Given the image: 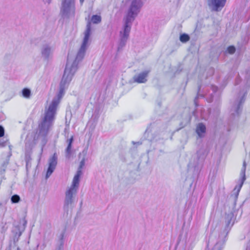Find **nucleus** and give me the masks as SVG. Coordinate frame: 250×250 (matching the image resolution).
Wrapping results in <instances>:
<instances>
[{"mask_svg": "<svg viewBox=\"0 0 250 250\" xmlns=\"http://www.w3.org/2000/svg\"><path fill=\"white\" fill-rule=\"evenodd\" d=\"M226 0H208V4L212 7L213 10L218 11L225 6Z\"/></svg>", "mask_w": 250, "mask_h": 250, "instance_id": "nucleus-5", "label": "nucleus"}, {"mask_svg": "<svg viewBox=\"0 0 250 250\" xmlns=\"http://www.w3.org/2000/svg\"><path fill=\"white\" fill-rule=\"evenodd\" d=\"M90 33L91 27L90 26L88 25H87L86 29L85 30L83 41L78 53V55H83L86 50V45L89 40Z\"/></svg>", "mask_w": 250, "mask_h": 250, "instance_id": "nucleus-4", "label": "nucleus"}, {"mask_svg": "<svg viewBox=\"0 0 250 250\" xmlns=\"http://www.w3.org/2000/svg\"><path fill=\"white\" fill-rule=\"evenodd\" d=\"M11 202L13 203H17L20 201V197L18 195L15 194L11 197Z\"/></svg>", "mask_w": 250, "mask_h": 250, "instance_id": "nucleus-12", "label": "nucleus"}, {"mask_svg": "<svg viewBox=\"0 0 250 250\" xmlns=\"http://www.w3.org/2000/svg\"><path fill=\"white\" fill-rule=\"evenodd\" d=\"M22 93L23 96L26 98H29L31 94L30 90L26 88L23 89Z\"/></svg>", "mask_w": 250, "mask_h": 250, "instance_id": "nucleus-11", "label": "nucleus"}, {"mask_svg": "<svg viewBox=\"0 0 250 250\" xmlns=\"http://www.w3.org/2000/svg\"><path fill=\"white\" fill-rule=\"evenodd\" d=\"M91 20L94 23H98L101 22V18L98 15H93L91 18Z\"/></svg>", "mask_w": 250, "mask_h": 250, "instance_id": "nucleus-9", "label": "nucleus"}, {"mask_svg": "<svg viewBox=\"0 0 250 250\" xmlns=\"http://www.w3.org/2000/svg\"><path fill=\"white\" fill-rule=\"evenodd\" d=\"M206 126L202 123H200L197 126L196 132L199 136L201 137L202 134L205 133L206 132Z\"/></svg>", "mask_w": 250, "mask_h": 250, "instance_id": "nucleus-7", "label": "nucleus"}, {"mask_svg": "<svg viewBox=\"0 0 250 250\" xmlns=\"http://www.w3.org/2000/svg\"><path fill=\"white\" fill-rule=\"evenodd\" d=\"M84 165V160L83 159L80 163L79 169L77 171L76 174L74 177L71 187L66 192V199L68 204L72 203L73 195L76 194L77 192V190L79 185L80 178L82 174V169Z\"/></svg>", "mask_w": 250, "mask_h": 250, "instance_id": "nucleus-3", "label": "nucleus"}, {"mask_svg": "<svg viewBox=\"0 0 250 250\" xmlns=\"http://www.w3.org/2000/svg\"><path fill=\"white\" fill-rule=\"evenodd\" d=\"M65 73H66V70H65V71H64V75L63 76V78L64 77Z\"/></svg>", "mask_w": 250, "mask_h": 250, "instance_id": "nucleus-19", "label": "nucleus"}, {"mask_svg": "<svg viewBox=\"0 0 250 250\" xmlns=\"http://www.w3.org/2000/svg\"><path fill=\"white\" fill-rule=\"evenodd\" d=\"M63 88H61L59 94V99L58 100H53L45 113L44 119L42 121V124L44 125H47L48 127H50L52 125L53 120L55 118L57 108L59 104L60 99L63 94Z\"/></svg>", "mask_w": 250, "mask_h": 250, "instance_id": "nucleus-2", "label": "nucleus"}, {"mask_svg": "<svg viewBox=\"0 0 250 250\" xmlns=\"http://www.w3.org/2000/svg\"><path fill=\"white\" fill-rule=\"evenodd\" d=\"M73 141V136H71V137L68 140L69 143H68V146L67 147V151H69L70 150Z\"/></svg>", "mask_w": 250, "mask_h": 250, "instance_id": "nucleus-14", "label": "nucleus"}, {"mask_svg": "<svg viewBox=\"0 0 250 250\" xmlns=\"http://www.w3.org/2000/svg\"><path fill=\"white\" fill-rule=\"evenodd\" d=\"M4 135V128L0 125V137H2Z\"/></svg>", "mask_w": 250, "mask_h": 250, "instance_id": "nucleus-17", "label": "nucleus"}, {"mask_svg": "<svg viewBox=\"0 0 250 250\" xmlns=\"http://www.w3.org/2000/svg\"><path fill=\"white\" fill-rule=\"evenodd\" d=\"M83 1H84V0H80V1H81L82 3H83Z\"/></svg>", "mask_w": 250, "mask_h": 250, "instance_id": "nucleus-20", "label": "nucleus"}, {"mask_svg": "<svg viewBox=\"0 0 250 250\" xmlns=\"http://www.w3.org/2000/svg\"><path fill=\"white\" fill-rule=\"evenodd\" d=\"M138 9L139 7L137 4V2L136 1H132L130 8L125 17V24L123 33L121 32V42H123V44L129 36V34L131 29L129 24L134 20L135 16L137 14V12L138 11Z\"/></svg>", "mask_w": 250, "mask_h": 250, "instance_id": "nucleus-1", "label": "nucleus"}, {"mask_svg": "<svg viewBox=\"0 0 250 250\" xmlns=\"http://www.w3.org/2000/svg\"><path fill=\"white\" fill-rule=\"evenodd\" d=\"M227 51L229 54H233L235 51V48L233 46H229L228 47Z\"/></svg>", "mask_w": 250, "mask_h": 250, "instance_id": "nucleus-15", "label": "nucleus"}, {"mask_svg": "<svg viewBox=\"0 0 250 250\" xmlns=\"http://www.w3.org/2000/svg\"><path fill=\"white\" fill-rule=\"evenodd\" d=\"M17 250H20V249L18 248Z\"/></svg>", "mask_w": 250, "mask_h": 250, "instance_id": "nucleus-21", "label": "nucleus"}, {"mask_svg": "<svg viewBox=\"0 0 250 250\" xmlns=\"http://www.w3.org/2000/svg\"><path fill=\"white\" fill-rule=\"evenodd\" d=\"M148 71H146L134 77V81L138 83H144L146 81Z\"/></svg>", "mask_w": 250, "mask_h": 250, "instance_id": "nucleus-6", "label": "nucleus"}, {"mask_svg": "<svg viewBox=\"0 0 250 250\" xmlns=\"http://www.w3.org/2000/svg\"><path fill=\"white\" fill-rule=\"evenodd\" d=\"M0 146H4V144L3 143H0Z\"/></svg>", "mask_w": 250, "mask_h": 250, "instance_id": "nucleus-18", "label": "nucleus"}, {"mask_svg": "<svg viewBox=\"0 0 250 250\" xmlns=\"http://www.w3.org/2000/svg\"><path fill=\"white\" fill-rule=\"evenodd\" d=\"M57 164V156L54 153L49 160V166L56 168Z\"/></svg>", "mask_w": 250, "mask_h": 250, "instance_id": "nucleus-8", "label": "nucleus"}, {"mask_svg": "<svg viewBox=\"0 0 250 250\" xmlns=\"http://www.w3.org/2000/svg\"><path fill=\"white\" fill-rule=\"evenodd\" d=\"M245 180V176H244L243 178L241 184H240V185L238 187H236L235 188L234 190L237 189L238 193L240 191Z\"/></svg>", "mask_w": 250, "mask_h": 250, "instance_id": "nucleus-16", "label": "nucleus"}, {"mask_svg": "<svg viewBox=\"0 0 250 250\" xmlns=\"http://www.w3.org/2000/svg\"><path fill=\"white\" fill-rule=\"evenodd\" d=\"M189 37L188 35L183 34L180 36V40L182 42H185L189 40Z\"/></svg>", "mask_w": 250, "mask_h": 250, "instance_id": "nucleus-10", "label": "nucleus"}, {"mask_svg": "<svg viewBox=\"0 0 250 250\" xmlns=\"http://www.w3.org/2000/svg\"><path fill=\"white\" fill-rule=\"evenodd\" d=\"M55 168L48 166L47 171L46 172V176H49L55 170Z\"/></svg>", "mask_w": 250, "mask_h": 250, "instance_id": "nucleus-13", "label": "nucleus"}]
</instances>
